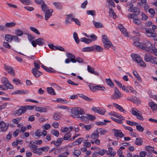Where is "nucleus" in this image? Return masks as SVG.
<instances>
[{
  "label": "nucleus",
  "instance_id": "obj_40",
  "mask_svg": "<svg viewBox=\"0 0 157 157\" xmlns=\"http://www.w3.org/2000/svg\"><path fill=\"white\" fill-rule=\"evenodd\" d=\"M93 23L95 27L97 28H101L103 27V25L100 22H96L93 21Z\"/></svg>",
  "mask_w": 157,
  "mask_h": 157
},
{
  "label": "nucleus",
  "instance_id": "obj_63",
  "mask_svg": "<svg viewBox=\"0 0 157 157\" xmlns=\"http://www.w3.org/2000/svg\"><path fill=\"white\" fill-rule=\"evenodd\" d=\"M73 154L77 157L80 155L81 151L79 150H75L73 152Z\"/></svg>",
  "mask_w": 157,
  "mask_h": 157
},
{
  "label": "nucleus",
  "instance_id": "obj_17",
  "mask_svg": "<svg viewBox=\"0 0 157 157\" xmlns=\"http://www.w3.org/2000/svg\"><path fill=\"white\" fill-rule=\"evenodd\" d=\"M93 46L86 47L82 48V51L83 52H90L93 51Z\"/></svg>",
  "mask_w": 157,
  "mask_h": 157
},
{
  "label": "nucleus",
  "instance_id": "obj_54",
  "mask_svg": "<svg viewBox=\"0 0 157 157\" xmlns=\"http://www.w3.org/2000/svg\"><path fill=\"white\" fill-rule=\"evenodd\" d=\"M126 122L128 124H129V125H130L131 126H134V125L136 126V125L137 124H138V123H137L136 122H132V121H129V120L127 121Z\"/></svg>",
  "mask_w": 157,
  "mask_h": 157
},
{
  "label": "nucleus",
  "instance_id": "obj_45",
  "mask_svg": "<svg viewBox=\"0 0 157 157\" xmlns=\"http://www.w3.org/2000/svg\"><path fill=\"white\" fill-rule=\"evenodd\" d=\"M136 126V128L137 130L141 132H142L144 130V128L141 126L140 124H138V123Z\"/></svg>",
  "mask_w": 157,
  "mask_h": 157
},
{
  "label": "nucleus",
  "instance_id": "obj_19",
  "mask_svg": "<svg viewBox=\"0 0 157 157\" xmlns=\"http://www.w3.org/2000/svg\"><path fill=\"white\" fill-rule=\"evenodd\" d=\"M93 47L94 48L93 51L95 50L96 51L100 52H101L103 50L102 48L98 45H94L93 46Z\"/></svg>",
  "mask_w": 157,
  "mask_h": 157
},
{
  "label": "nucleus",
  "instance_id": "obj_13",
  "mask_svg": "<svg viewBox=\"0 0 157 157\" xmlns=\"http://www.w3.org/2000/svg\"><path fill=\"white\" fill-rule=\"evenodd\" d=\"M53 10L52 9L48 10L46 11L45 16V20H48L49 17L52 15V13L53 12Z\"/></svg>",
  "mask_w": 157,
  "mask_h": 157
},
{
  "label": "nucleus",
  "instance_id": "obj_16",
  "mask_svg": "<svg viewBox=\"0 0 157 157\" xmlns=\"http://www.w3.org/2000/svg\"><path fill=\"white\" fill-rule=\"evenodd\" d=\"M129 11H131L136 13V14L137 15L139 14V9L137 8L133 7L132 6L128 9Z\"/></svg>",
  "mask_w": 157,
  "mask_h": 157
},
{
  "label": "nucleus",
  "instance_id": "obj_22",
  "mask_svg": "<svg viewBox=\"0 0 157 157\" xmlns=\"http://www.w3.org/2000/svg\"><path fill=\"white\" fill-rule=\"evenodd\" d=\"M52 4L57 9H61L62 8V5L60 2H53Z\"/></svg>",
  "mask_w": 157,
  "mask_h": 157
},
{
  "label": "nucleus",
  "instance_id": "obj_11",
  "mask_svg": "<svg viewBox=\"0 0 157 157\" xmlns=\"http://www.w3.org/2000/svg\"><path fill=\"white\" fill-rule=\"evenodd\" d=\"M92 109L94 112L102 115L104 114L105 111V109H101L100 108L98 109V108L95 107H93L92 108Z\"/></svg>",
  "mask_w": 157,
  "mask_h": 157
},
{
  "label": "nucleus",
  "instance_id": "obj_1",
  "mask_svg": "<svg viewBox=\"0 0 157 157\" xmlns=\"http://www.w3.org/2000/svg\"><path fill=\"white\" fill-rule=\"evenodd\" d=\"M131 56L133 61L138 63H139V65L141 66L142 67L146 66V64L138 55L132 53L131 54Z\"/></svg>",
  "mask_w": 157,
  "mask_h": 157
},
{
  "label": "nucleus",
  "instance_id": "obj_47",
  "mask_svg": "<svg viewBox=\"0 0 157 157\" xmlns=\"http://www.w3.org/2000/svg\"><path fill=\"white\" fill-rule=\"evenodd\" d=\"M41 8L42 10L45 12V11H46L48 10V7L47 6V5L44 3H43L41 6Z\"/></svg>",
  "mask_w": 157,
  "mask_h": 157
},
{
  "label": "nucleus",
  "instance_id": "obj_14",
  "mask_svg": "<svg viewBox=\"0 0 157 157\" xmlns=\"http://www.w3.org/2000/svg\"><path fill=\"white\" fill-rule=\"evenodd\" d=\"M63 139L62 138H58L56 141L53 140L51 142V144H53L55 145L58 146L63 141Z\"/></svg>",
  "mask_w": 157,
  "mask_h": 157
},
{
  "label": "nucleus",
  "instance_id": "obj_20",
  "mask_svg": "<svg viewBox=\"0 0 157 157\" xmlns=\"http://www.w3.org/2000/svg\"><path fill=\"white\" fill-rule=\"evenodd\" d=\"M71 134L70 132L67 133L64 135L63 139L65 140H69L72 141V140L70 139Z\"/></svg>",
  "mask_w": 157,
  "mask_h": 157
},
{
  "label": "nucleus",
  "instance_id": "obj_61",
  "mask_svg": "<svg viewBox=\"0 0 157 157\" xmlns=\"http://www.w3.org/2000/svg\"><path fill=\"white\" fill-rule=\"evenodd\" d=\"M78 112V114H83L85 113L84 111L80 108H77Z\"/></svg>",
  "mask_w": 157,
  "mask_h": 157
},
{
  "label": "nucleus",
  "instance_id": "obj_25",
  "mask_svg": "<svg viewBox=\"0 0 157 157\" xmlns=\"http://www.w3.org/2000/svg\"><path fill=\"white\" fill-rule=\"evenodd\" d=\"M99 137V134L98 130H96L93 133L91 136V138L93 140H96Z\"/></svg>",
  "mask_w": 157,
  "mask_h": 157
},
{
  "label": "nucleus",
  "instance_id": "obj_59",
  "mask_svg": "<svg viewBox=\"0 0 157 157\" xmlns=\"http://www.w3.org/2000/svg\"><path fill=\"white\" fill-rule=\"evenodd\" d=\"M35 107V106H32V105H26L25 106V109L26 111L27 110H31L33 109L34 107Z\"/></svg>",
  "mask_w": 157,
  "mask_h": 157
},
{
  "label": "nucleus",
  "instance_id": "obj_26",
  "mask_svg": "<svg viewBox=\"0 0 157 157\" xmlns=\"http://www.w3.org/2000/svg\"><path fill=\"white\" fill-rule=\"evenodd\" d=\"M143 143V141L141 138H137L136 139L134 144L138 146H141L142 145Z\"/></svg>",
  "mask_w": 157,
  "mask_h": 157
},
{
  "label": "nucleus",
  "instance_id": "obj_38",
  "mask_svg": "<svg viewBox=\"0 0 157 157\" xmlns=\"http://www.w3.org/2000/svg\"><path fill=\"white\" fill-rule=\"evenodd\" d=\"M131 101L134 103L137 104H140L141 102L139 99L136 97H135L131 99Z\"/></svg>",
  "mask_w": 157,
  "mask_h": 157
},
{
  "label": "nucleus",
  "instance_id": "obj_42",
  "mask_svg": "<svg viewBox=\"0 0 157 157\" xmlns=\"http://www.w3.org/2000/svg\"><path fill=\"white\" fill-rule=\"evenodd\" d=\"M133 74L136 77V78H137L138 80L140 82H141L142 80L140 77L139 75L137 72L135 71H133Z\"/></svg>",
  "mask_w": 157,
  "mask_h": 157
},
{
  "label": "nucleus",
  "instance_id": "obj_64",
  "mask_svg": "<svg viewBox=\"0 0 157 157\" xmlns=\"http://www.w3.org/2000/svg\"><path fill=\"white\" fill-rule=\"evenodd\" d=\"M69 153L68 152H64L61 153L58 155L59 157H68Z\"/></svg>",
  "mask_w": 157,
  "mask_h": 157
},
{
  "label": "nucleus",
  "instance_id": "obj_37",
  "mask_svg": "<svg viewBox=\"0 0 157 157\" xmlns=\"http://www.w3.org/2000/svg\"><path fill=\"white\" fill-rule=\"evenodd\" d=\"M106 82L107 84L111 87H113L114 86V84L110 78L106 79Z\"/></svg>",
  "mask_w": 157,
  "mask_h": 157
},
{
  "label": "nucleus",
  "instance_id": "obj_62",
  "mask_svg": "<svg viewBox=\"0 0 157 157\" xmlns=\"http://www.w3.org/2000/svg\"><path fill=\"white\" fill-rule=\"evenodd\" d=\"M63 148L62 147H59L58 148L56 149L54 151V153L55 154L57 155L59 153L61 152Z\"/></svg>",
  "mask_w": 157,
  "mask_h": 157
},
{
  "label": "nucleus",
  "instance_id": "obj_3",
  "mask_svg": "<svg viewBox=\"0 0 157 157\" xmlns=\"http://www.w3.org/2000/svg\"><path fill=\"white\" fill-rule=\"evenodd\" d=\"M123 94L117 87H115L114 90V93L111 96V98L115 100L121 98Z\"/></svg>",
  "mask_w": 157,
  "mask_h": 157
},
{
  "label": "nucleus",
  "instance_id": "obj_50",
  "mask_svg": "<svg viewBox=\"0 0 157 157\" xmlns=\"http://www.w3.org/2000/svg\"><path fill=\"white\" fill-rule=\"evenodd\" d=\"M137 109L136 108H132V114L134 116H136L140 112L139 111H137Z\"/></svg>",
  "mask_w": 157,
  "mask_h": 157
},
{
  "label": "nucleus",
  "instance_id": "obj_2",
  "mask_svg": "<svg viewBox=\"0 0 157 157\" xmlns=\"http://www.w3.org/2000/svg\"><path fill=\"white\" fill-rule=\"evenodd\" d=\"M145 31L146 32L147 35L149 37H153V40L155 41L157 40V35L156 34L154 33L155 31L152 29L151 28H145Z\"/></svg>",
  "mask_w": 157,
  "mask_h": 157
},
{
  "label": "nucleus",
  "instance_id": "obj_24",
  "mask_svg": "<svg viewBox=\"0 0 157 157\" xmlns=\"http://www.w3.org/2000/svg\"><path fill=\"white\" fill-rule=\"evenodd\" d=\"M152 55L149 53L146 54L144 56V60L146 62H150Z\"/></svg>",
  "mask_w": 157,
  "mask_h": 157
},
{
  "label": "nucleus",
  "instance_id": "obj_43",
  "mask_svg": "<svg viewBox=\"0 0 157 157\" xmlns=\"http://www.w3.org/2000/svg\"><path fill=\"white\" fill-rule=\"evenodd\" d=\"M86 116H87L88 120H89L92 121H94L96 119L95 117L92 115L87 114L86 115Z\"/></svg>",
  "mask_w": 157,
  "mask_h": 157
},
{
  "label": "nucleus",
  "instance_id": "obj_39",
  "mask_svg": "<svg viewBox=\"0 0 157 157\" xmlns=\"http://www.w3.org/2000/svg\"><path fill=\"white\" fill-rule=\"evenodd\" d=\"M5 39L7 41L10 42L12 40V36L9 34H6L5 36Z\"/></svg>",
  "mask_w": 157,
  "mask_h": 157
},
{
  "label": "nucleus",
  "instance_id": "obj_30",
  "mask_svg": "<svg viewBox=\"0 0 157 157\" xmlns=\"http://www.w3.org/2000/svg\"><path fill=\"white\" fill-rule=\"evenodd\" d=\"M109 122H110V121H109L104 120H103V121L96 122L95 124L96 125H105L106 124V123Z\"/></svg>",
  "mask_w": 157,
  "mask_h": 157
},
{
  "label": "nucleus",
  "instance_id": "obj_44",
  "mask_svg": "<svg viewBox=\"0 0 157 157\" xmlns=\"http://www.w3.org/2000/svg\"><path fill=\"white\" fill-rule=\"evenodd\" d=\"M33 152L34 153L38 154L40 155L42 153V151H41V149L40 148L34 149L33 151Z\"/></svg>",
  "mask_w": 157,
  "mask_h": 157
},
{
  "label": "nucleus",
  "instance_id": "obj_8",
  "mask_svg": "<svg viewBox=\"0 0 157 157\" xmlns=\"http://www.w3.org/2000/svg\"><path fill=\"white\" fill-rule=\"evenodd\" d=\"M72 116L75 118H80V116L78 114V112L77 108H72L71 109Z\"/></svg>",
  "mask_w": 157,
  "mask_h": 157
},
{
  "label": "nucleus",
  "instance_id": "obj_10",
  "mask_svg": "<svg viewBox=\"0 0 157 157\" xmlns=\"http://www.w3.org/2000/svg\"><path fill=\"white\" fill-rule=\"evenodd\" d=\"M4 67L5 70L7 71L9 73L12 75L14 74V71L12 68L6 64L4 65Z\"/></svg>",
  "mask_w": 157,
  "mask_h": 157
},
{
  "label": "nucleus",
  "instance_id": "obj_57",
  "mask_svg": "<svg viewBox=\"0 0 157 157\" xmlns=\"http://www.w3.org/2000/svg\"><path fill=\"white\" fill-rule=\"evenodd\" d=\"M80 117V118L81 120L82 121H85L86 123V121H88V119L87 116H85L82 115Z\"/></svg>",
  "mask_w": 157,
  "mask_h": 157
},
{
  "label": "nucleus",
  "instance_id": "obj_15",
  "mask_svg": "<svg viewBox=\"0 0 157 157\" xmlns=\"http://www.w3.org/2000/svg\"><path fill=\"white\" fill-rule=\"evenodd\" d=\"M87 70L90 73L96 75H99L98 73L97 72L95 71L94 68L90 67L89 65L87 66Z\"/></svg>",
  "mask_w": 157,
  "mask_h": 157
},
{
  "label": "nucleus",
  "instance_id": "obj_6",
  "mask_svg": "<svg viewBox=\"0 0 157 157\" xmlns=\"http://www.w3.org/2000/svg\"><path fill=\"white\" fill-rule=\"evenodd\" d=\"M152 44L150 42L147 41L145 43L143 44L142 46L141 49L143 50H146L147 52L150 51L149 49H147L149 48L150 49H151V48L153 47L152 46Z\"/></svg>",
  "mask_w": 157,
  "mask_h": 157
},
{
  "label": "nucleus",
  "instance_id": "obj_23",
  "mask_svg": "<svg viewBox=\"0 0 157 157\" xmlns=\"http://www.w3.org/2000/svg\"><path fill=\"white\" fill-rule=\"evenodd\" d=\"M37 44L40 46H42L44 44V39L41 38H39L36 40Z\"/></svg>",
  "mask_w": 157,
  "mask_h": 157
},
{
  "label": "nucleus",
  "instance_id": "obj_53",
  "mask_svg": "<svg viewBox=\"0 0 157 157\" xmlns=\"http://www.w3.org/2000/svg\"><path fill=\"white\" fill-rule=\"evenodd\" d=\"M151 52L154 53L155 55L157 56V49L155 46H153L151 48Z\"/></svg>",
  "mask_w": 157,
  "mask_h": 157
},
{
  "label": "nucleus",
  "instance_id": "obj_52",
  "mask_svg": "<svg viewBox=\"0 0 157 157\" xmlns=\"http://www.w3.org/2000/svg\"><path fill=\"white\" fill-rule=\"evenodd\" d=\"M40 63H41L40 62V63H37L36 61H34V64L35 68H33V69H36L37 70H38L40 67Z\"/></svg>",
  "mask_w": 157,
  "mask_h": 157
},
{
  "label": "nucleus",
  "instance_id": "obj_41",
  "mask_svg": "<svg viewBox=\"0 0 157 157\" xmlns=\"http://www.w3.org/2000/svg\"><path fill=\"white\" fill-rule=\"evenodd\" d=\"M150 62L153 64H157V57H154L152 56Z\"/></svg>",
  "mask_w": 157,
  "mask_h": 157
},
{
  "label": "nucleus",
  "instance_id": "obj_12",
  "mask_svg": "<svg viewBox=\"0 0 157 157\" xmlns=\"http://www.w3.org/2000/svg\"><path fill=\"white\" fill-rule=\"evenodd\" d=\"M32 72L36 77H38L42 74L41 72L37 70L36 69H32Z\"/></svg>",
  "mask_w": 157,
  "mask_h": 157
},
{
  "label": "nucleus",
  "instance_id": "obj_58",
  "mask_svg": "<svg viewBox=\"0 0 157 157\" xmlns=\"http://www.w3.org/2000/svg\"><path fill=\"white\" fill-rule=\"evenodd\" d=\"M108 41H110L108 39L107 36L104 35L102 36V42L103 43H105V42H108Z\"/></svg>",
  "mask_w": 157,
  "mask_h": 157
},
{
  "label": "nucleus",
  "instance_id": "obj_56",
  "mask_svg": "<svg viewBox=\"0 0 157 157\" xmlns=\"http://www.w3.org/2000/svg\"><path fill=\"white\" fill-rule=\"evenodd\" d=\"M133 44L137 47L140 48L141 49L142 46L143 44H141L140 43L137 41H135L133 43Z\"/></svg>",
  "mask_w": 157,
  "mask_h": 157
},
{
  "label": "nucleus",
  "instance_id": "obj_5",
  "mask_svg": "<svg viewBox=\"0 0 157 157\" xmlns=\"http://www.w3.org/2000/svg\"><path fill=\"white\" fill-rule=\"evenodd\" d=\"M26 112L25 106H21L18 109L13 112V115L15 116H19L24 114Z\"/></svg>",
  "mask_w": 157,
  "mask_h": 157
},
{
  "label": "nucleus",
  "instance_id": "obj_9",
  "mask_svg": "<svg viewBox=\"0 0 157 157\" xmlns=\"http://www.w3.org/2000/svg\"><path fill=\"white\" fill-rule=\"evenodd\" d=\"M113 130L114 132V135L115 136L119 137L121 138L124 136V135L123 133L121 130L114 129Z\"/></svg>",
  "mask_w": 157,
  "mask_h": 157
},
{
  "label": "nucleus",
  "instance_id": "obj_28",
  "mask_svg": "<svg viewBox=\"0 0 157 157\" xmlns=\"http://www.w3.org/2000/svg\"><path fill=\"white\" fill-rule=\"evenodd\" d=\"M61 117V114L59 113H55L53 115L54 119L57 121L60 119Z\"/></svg>",
  "mask_w": 157,
  "mask_h": 157
},
{
  "label": "nucleus",
  "instance_id": "obj_18",
  "mask_svg": "<svg viewBox=\"0 0 157 157\" xmlns=\"http://www.w3.org/2000/svg\"><path fill=\"white\" fill-rule=\"evenodd\" d=\"M35 110L40 112H46L47 111V109L45 108L41 107H36L35 108Z\"/></svg>",
  "mask_w": 157,
  "mask_h": 157
},
{
  "label": "nucleus",
  "instance_id": "obj_55",
  "mask_svg": "<svg viewBox=\"0 0 157 157\" xmlns=\"http://www.w3.org/2000/svg\"><path fill=\"white\" fill-rule=\"evenodd\" d=\"M133 22L135 23L136 24L139 25L141 23V21L139 20L138 18H137L135 17V19H134L132 21Z\"/></svg>",
  "mask_w": 157,
  "mask_h": 157
},
{
  "label": "nucleus",
  "instance_id": "obj_31",
  "mask_svg": "<svg viewBox=\"0 0 157 157\" xmlns=\"http://www.w3.org/2000/svg\"><path fill=\"white\" fill-rule=\"evenodd\" d=\"M47 91L49 94L52 95H56V94L55 92V91L52 87H47Z\"/></svg>",
  "mask_w": 157,
  "mask_h": 157
},
{
  "label": "nucleus",
  "instance_id": "obj_21",
  "mask_svg": "<svg viewBox=\"0 0 157 157\" xmlns=\"http://www.w3.org/2000/svg\"><path fill=\"white\" fill-rule=\"evenodd\" d=\"M148 105L152 110H157V105L155 104L153 102H149Z\"/></svg>",
  "mask_w": 157,
  "mask_h": 157
},
{
  "label": "nucleus",
  "instance_id": "obj_48",
  "mask_svg": "<svg viewBox=\"0 0 157 157\" xmlns=\"http://www.w3.org/2000/svg\"><path fill=\"white\" fill-rule=\"evenodd\" d=\"M15 34L18 36H21L23 34V32L20 29H17L15 31Z\"/></svg>",
  "mask_w": 157,
  "mask_h": 157
},
{
  "label": "nucleus",
  "instance_id": "obj_27",
  "mask_svg": "<svg viewBox=\"0 0 157 157\" xmlns=\"http://www.w3.org/2000/svg\"><path fill=\"white\" fill-rule=\"evenodd\" d=\"M109 16L113 19H115L116 18L117 16L112 8L110 9V11L109 12Z\"/></svg>",
  "mask_w": 157,
  "mask_h": 157
},
{
  "label": "nucleus",
  "instance_id": "obj_33",
  "mask_svg": "<svg viewBox=\"0 0 157 157\" xmlns=\"http://www.w3.org/2000/svg\"><path fill=\"white\" fill-rule=\"evenodd\" d=\"M108 42H105V43H103L104 48L107 49H109L110 47L113 45L110 41Z\"/></svg>",
  "mask_w": 157,
  "mask_h": 157
},
{
  "label": "nucleus",
  "instance_id": "obj_46",
  "mask_svg": "<svg viewBox=\"0 0 157 157\" xmlns=\"http://www.w3.org/2000/svg\"><path fill=\"white\" fill-rule=\"evenodd\" d=\"M120 29L125 36L126 37L128 36V33L127 32L126 30V29H122V28H120Z\"/></svg>",
  "mask_w": 157,
  "mask_h": 157
},
{
  "label": "nucleus",
  "instance_id": "obj_35",
  "mask_svg": "<svg viewBox=\"0 0 157 157\" xmlns=\"http://www.w3.org/2000/svg\"><path fill=\"white\" fill-rule=\"evenodd\" d=\"M96 130H98V133H100L101 135H104L107 132L106 130L101 128H98Z\"/></svg>",
  "mask_w": 157,
  "mask_h": 157
},
{
  "label": "nucleus",
  "instance_id": "obj_60",
  "mask_svg": "<svg viewBox=\"0 0 157 157\" xmlns=\"http://www.w3.org/2000/svg\"><path fill=\"white\" fill-rule=\"evenodd\" d=\"M154 149V148L153 147L149 146H147L145 147L146 150L150 152L151 151L152 152V151H153Z\"/></svg>",
  "mask_w": 157,
  "mask_h": 157
},
{
  "label": "nucleus",
  "instance_id": "obj_36",
  "mask_svg": "<svg viewBox=\"0 0 157 157\" xmlns=\"http://www.w3.org/2000/svg\"><path fill=\"white\" fill-rule=\"evenodd\" d=\"M73 37L76 43L78 44L79 43L80 40L78 37L77 33L75 32L74 33Z\"/></svg>",
  "mask_w": 157,
  "mask_h": 157
},
{
  "label": "nucleus",
  "instance_id": "obj_7",
  "mask_svg": "<svg viewBox=\"0 0 157 157\" xmlns=\"http://www.w3.org/2000/svg\"><path fill=\"white\" fill-rule=\"evenodd\" d=\"M8 127L9 125H7L3 121H1L0 123V129H1V132H6L8 129Z\"/></svg>",
  "mask_w": 157,
  "mask_h": 157
},
{
  "label": "nucleus",
  "instance_id": "obj_29",
  "mask_svg": "<svg viewBox=\"0 0 157 157\" xmlns=\"http://www.w3.org/2000/svg\"><path fill=\"white\" fill-rule=\"evenodd\" d=\"M81 41L82 42H85L87 44H89L91 42L92 40L90 39H87L85 37L82 38L80 39Z\"/></svg>",
  "mask_w": 157,
  "mask_h": 157
},
{
  "label": "nucleus",
  "instance_id": "obj_34",
  "mask_svg": "<svg viewBox=\"0 0 157 157\" xmlns=\"http://www.w3.org/2000/svg\"><path fill=\"white\" fill-rule=\"evenodd\" d=\"M16 23L14 22H7L5 25V26L7 28H11L16 25Z\"/></svg>",
  "mask_w": 157,
  "mask_h": 157
},
{
  "label": "nucleus",
  "instance_id": "obj_32",
  "mask_svg": "<svg viewBox=\"0 0 157 157\" xmlns=\"http://www.w3.org/2000/svg\"><path fill=\"white\" fill-rule=\"evenodd\" d=\"M23 4L27 5H30L32 4V2L30 0H19Z\"/></svg>",
  "mask_w": 157,
  "mask_h": 157
},
{
  "label": "nucleus",
  "instance_id": "obj_4",
  "mask_svg": "<svg viewBox=\"0 0 157 157\" xmlns=\"http://www.w3.org/2000/svg\"><path fill=\"white\" fill-rule=\"evenodd\" d=\"M2 82L4 85L6 87L7 89H12L13 86L9 82L8 79L5 77H3L2 79Z\"/></svg>",
  "mask_w": 157,
  "mask_h": 157
},
{
  "label": "nucleus",
  "instance_id": "obj_49",
  "mask_svg": "<svg viewBox=\"0 0 157 157\" xmlns=\"http://www.w3.org/2000/svg\"><path fill=\"white\" fill-rule=\"evenodd\" d=\"M35 135L37 136L40 137L42 135V133L40 130H37L35 132Z\"/></svg>",
  "mask_w": 157,
  "mask_h": 157
},
{
  "label": "nucleus",
  "instance_id": "obj_51",
  "mask_svg": "<svg viewBox=\"0 0 157 157\" xmlns=\"http://www.w3.org/2000/svg\"><path fill=\"white\" fill-rule=\"evenodd\" d=\"M30 29L32 31H33L36 34L38 35L40 34V33L39 32L38 30L35 28L33 27H30Z\"/></svg>",
  "mask_w": 157,
  "mask_h": 157
}]
</instances>
